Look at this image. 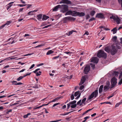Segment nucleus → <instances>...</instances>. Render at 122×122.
Wrapping results in <instances>:
<instances>
[{
    "label": "nucleus",
    "mask_w": 122,
    "mask_h": 122,
    "mask_svg": "<svg viewBox=\"0 0 122 122\" xmlns=\"http://www.w3.org/2000/svg\"><path fill=\"white\" fill-rule=\"evenodd\" d=\"M107 56L106 53L104 51L101 50L98 51L97 55V56L99 58L102 57L105 58H106Z\"/></svg>",
    "instance_id": "obj_1"
},
{
    "label": "nucleus",
    "mask_w": 122,
    "mask_h": 122,
    "mask_svg": "<svg viewBox=\"0 0 122 122\" xmlns=\"http://www.w3.org/2000/svg\"><path fill=\"white\" fill-rule=\"evenodd\" d=\"M98 94V90H96L92 93L89 96L87 99V101H91V100H90L91 99L93 98L94 97L95 98L97 96Z\"/></svg>",
    "instance_id": "obj_2"
},
{
    "label": "nucleus",
    "mask_w": 122,
    "mask_h": 122,
    "mask_svg": "<svg viewBox=\"0 0 122 122\" xmlns=\"http://www.w3.org/2000/svg\"><path fill=\"white\" fill-rule=\"evenodd\" d=\"M60 8L61 10L60 11L63 13L66 12L68 10V6L65 5H61Z\"/></svg>",
    "instance_id": "obj_3"
},
{
    "label": "nucleus",
    "mask_w": 122,
    "mask_h": 122,
    "mask_svg": "<svg viewBox=\"0 0 122 122\" xmlns=\"http://www.w3.org/2000/svg\"><path fill=\"white\" fill-rule=\"evenodd\" d=\"M117 79L115 77H113L111 79V85L110 88L111 89L115 86L117 83Z\"/></svg>",
    "instance_id": "obj_4"
},
{
    "label": "nucleus",
    "mask_w": 122,
    "mask_h": 122,
    "mask_svg": "<svg viewBox=\"0 0 122 122\" xmlns=\"http://www.w3.org/2000/svg\"><path fill=\"white\" fill-rule=\"evenodd\" d=\"M110 51L111 54L112 55H114L117 52V50L115 46L114 45L112 46L111 48L110 49Z\"/></svg>",
    "instance_id": "obj_5"
},
{
    "label": "nucleus",
    "mask_w": 122,
    "mask_h": 122,
    "mask_svg": "<svg viewBox=\"0 0 122 122\" xmlns=\"http://www.w3.org/2000/svg\"><path fill=\"white\" fill-rule=\"evenodd\" d=\"M111 19H113L114 20L116 21L117 24H119L120 22V19L117 16L112 15L110 17Z\"/></svg>",
    "instance_id": "obj_6"
},
{
    "label": "nucleus",
    "mask_w": 122,
    "mask_h": 122,
    "mask_svg": "<svg viewBox=\"0 0 122 122\" xmlns=\"http://www.w3.org/2000/svg\"><path fill=\"white\" fill-rule=\"evenodd\" d=\"M90 70V67L88 65L86 66L84 70V73L85 74H87Z\"/></svg>",
    "instance_id": "obj_7"
},
{
    "label": "nucleus",
    "mask_w": 122,
    "mask_h": 122,
    "mask_svg": "<svg viewBox=\"0 0 122 122\" xmlns=\"http://www.w3.org/2000/svg\"><path fill=\"white\" fill-rule=\"evenodd\" d=\"M99 61V59L97 57H94L91 59V62L95 63H98Z\"/></svg>",
    "instance_id": "obj_8"
},
{
    "label": "nucleus",
    "mask_w": 122,
    "mask_h": 122,
    "mask_svg": "<svg viewBox=\"0 0 122 122\" xmlns=\"http://www.w3.org/2000/svg\"><path fill=\"white\" fill-rule=\"evenodd\" d=\"M109 85L110 83L109 82L107 83V84L103 88V91L104 92H106L110 88Z\"/></svg>",
    "instance_id": "obj_9"
},
{
    "label": "nucleus",
    "mask_w": 122,
    "mask_h": 122,
    "mask_svg": "<svg viewBox=\"0 0 122 122\" xmlns=\"http://www.w3.org/2000/svg\"><path fill=\"white\" fill-rule=\"evenodd\" d=\"M96 17L100 18H104V15L102 13H97L96 16Z\"/></svg>",
    "instance_id": "obj_10"
},
{
    "label": "nucleus",
    "mask_w": 122,
    "mask_h": 122,
    "mask_svg": "<svg viewBox=\"0 0 122 122\" xmlns=\"http://www.w3.org/2000/svg\"><path fill=\"white\" fill-rule=\"evenodd\" d=\"M86 80V79L84 76H82L81 80L80 82L79 85H81Z\"/></svg>",
    "instance_id": "obj_11"
},
{
    "label": "nucleus",
    "mask_w": 122,
    "mask_h": 122,
    "mask_svg": "<svg viewBox=\"0 0 122 122\" xmlns=\"http://www.w3.org/2000/svg\"><path fill=\"white\" fill-rule=\"evenodd\" d=\"M61 6L60 5H58L54 7L53 9V11H57L59 8H60V7Z\"/></svg>",
    "instance_id": "obj_12"
},
{
    "label": "nucleus",
    "mask_w": 122,
    "mask_h": 122,
    "mask_svg": "<svg viewBox=\"0 0 122 122\" xmlns=\"http://www.w3.org/2000/svg\"><path fill=\"white\" fill-rule=\"evenodd\" d=\"M77 12L76 11H72V16H77Z\"/></svg>",
    "instance_id": "obj_13"
},
{
    "label": "nucleus",
    "mask_w": 122,
    "mask_h": 122,
    "mask_svg": "<svg viewBox=\"0 0 122 122\" xmlns=\"http://www.w3.org/2000/svg\"><path fill=\"white\" fill-rule=\"evenodd\" d=\"M77 16H82L85 15V14L84 13L81 12H78Z\"/></svg>",
    "instance_id": "obj_14"
},
{
    "label": "nucleus",
    "mask_w": 122,
    "mask_h": 122,
    "mask_svg": "<svg viewBox=\"0 0 122 122\" xmlns=\"http://www.w3.org/2000/svg\"><path fill=\"white\" fill-rule=\"evenodd\" d=\"M49 18L48 16H46L45 15H44L42 17V20H46Z\"/></svg>",
    "instance_id": "obj_15"
},
{
    "label": "nucleus",
    "mask_w": 122,
    "mask_h": 122,
    "mask_svg": "<svg viewBox=\"0 0 122 122\" xmlns=\"http://www.w3.org/2000/svg\"><path fill=\"white\" fill-rule=\"evenodd\" d=\"M72 10H69L65 13V15H72Z\"/></svg>",
    "instance_id": "obj_16"
},
{
    "label": "nucleus",
    "mask_w": 122,
    "mask_h": 122,
    "mask_svg": "<svg viewBox=\"0 0 122 122\" xmlns=\"http://www.w3.org/2000/svg\"><path fill=\"white\" fill-rule=\"evenodd\" d=\"M42 14H40L37 15V19L39 20H41V19L42 18Z\"/></svg>",
    "instance_id": "obj_17"
},
{
    "label": "nucleus",
    "mask_w": 122,
    "mask_h": 122,
    "mask_svg": "<svg viewBox=\"0 0 122 122\" xmlns=\"http://www.w3.org/2000/svg\"><path fill=\"white\" fill-rule=\"evenodd\" d=\"M103 85H102L99 88V92L100 93H101L102 92L103 88Z\"/></svg>",
    "instance_id": "obj_18"
},
{
    "label": "nucleus",
    "mask_w": 122,
    "mask_h": 122,
    "mask_svg": "<svg viewBox=\"0 0 122 122\" xmlns=\"http://www.w3.org/2000/svg\"><path fill=\"white\" fill-rule=\"evenodd\" d=\"M62 1L63 2L69 4H70L71 3V1L68 0H62Z\"/></svg>",
    "instance_id": "obj_19"
},
{
    "label": "nucleus",
    "mask_w": 122,
    "mask_h": 122,
    "mask_svg": "<svg viewBox=\"0 0 122 122\" xmlns=\"http://www.w3.org/2000/svg\"><path fill=\"white\" fill-rule=\"evenodd\" d=\"M105 50L106 52L108 53L110 52V49L108 47H105Z\"/></svg>",
    "instance_id": "obj_20"
},
{
    "label": "nucleus",
    "mask_w": 122,
    "mask_h": 122,
    "mask_svg": "<svg viewBox=\"0 0 122 122\" xmlns=\"http://www.w3.org/2000/svg\"><path fill=\"white\" fill-rule=\"evenodd\" d=\"M112 31H113V33L114 34L116 33L117 31V27H115L113 28L111 30Z\"/></svg>",
    "instance_id": "obj_21"
},
{
    "label": "nucleus",
    "mask_w": 122,
    "mask_h": 122,
    "mask_svg": "<svg viewBox=\"0 0 122 122\" xmlns=\"http://www.w3.org/2000/svg\"><path fill=\"white\" fill-rule=\"evenodd\" d=\"M70 16L65 17L64 18V21L65 22L67 21V20H70Z\"/></svg>",
    "instance_id": "obj_22"
},
{
    "label": "nucleus",
    "mask_w": 122,
    "mask_h": 122,
    "mask_svg": "<svg viewBox=\"0 0 122 122\" xmlns=\"http://www.w3.org/2000/svg\"><path fill=\"white\" fill-rule=\"evenodd\" d=\"M79 94H81V93H80V92L79 91H78L76 92L74 94V96L75 97H76L77 96H78L79 95Z\"/></svg>",
    "instance_id": "obj_23"
},
{
    "label": "nucleus",
    "mask_w": 122,
    "mask_h": 122,
    "mask_svg": "<svg viewBox=\"0 0 122 122\" xmlns=\"http://www.w3.org/2000/svg\"><path fill=\"white\" fill-rule=\"evenodd\" d=\"M53 51H52L51 50H50L47 53H46V55H49L50 54L53 53Z\"/></svg>",
    "instance_id": "obj_24"
},
{
    "label": "nucleus",
    "mask_w": 122,
    "mask_h": 122,
    "mask_svg": "<svg viewBox=\"0 0 122 122\" xmlns=\"http://www.w3.org/2000/svg\"><path fill=\"white\" fill-rule=\"evenodd\" d=\"M76 101L75 100H74L73 101L70 102L69 103L70 105H74L76 104Z\"/></svg>",
    "instance_id": "obj_25"
},
{
    "label": "nucleus",
    "mask_w": 122,
    "mask_h": 122,
    "mask_svg": "<svg viewBox=\"0 0 122 122\" xmlns=\"http://www.w3.org/2000/svg\"><path fill=\"white\" fill-rule=\"evenodd\" d=\"M96 13V12L94 10L92 11L90 13V15L92 16H93Z\"/></svg>",
    "instance_id": "obj_26"
},
{
    "label": "nucleus",
    "mask_w": 122,
    "mask_h": 122,
    "mask_svg": "<svg viewBox=\"0 0 122 122\" xmlns=\"http://www.w3.org/2000/svg\"><path fill=\"white\" fill-rule=\"evenodd\" d=\"M24 77H23V76H21L20 77H18L17 79V80L18 81H20V80L21 79H22Z\"/></svg>",
    "instance_id": "obj_27"
},
{
    "label": "nucleus",
    "mask_w": 122,
    "mask_h": 122,
    "mask_svg": "<svg viewBox=\"0 0 122 122\" xmlns=\"http://www.w3.org/2000/svg\"><path fill=\"white\" fill-rule=\"evenodd\" d=\"M11 82L12 83V85H17V82L16 81H11Z\"/></svg>",
    "instance_id": "obj_28"
},
{
    "label": "nucleus",
    "mask_w": 122,
    "mask_h": 122,
    "mask_svg": "<svg viewBox=\"0 0 122 122\" xmlns=\"http://www.w3.org/2000/svg\"><path fill=\"white\" fill-rule=\"evenodd\" d=\"M119 74L118 72L117 71H115L113 73V75L116 76H118V74Z\"/></svg>",
    "instance_id": "obj_29"
},
{
    "label": "nucleus",
    "mask_w": 122,
    "mask_h": 122,
    "mask_svg": "<svg viewBox=\"0 0 122 122\" xmlns=\"http://www.w3.org/2000/svg\"><path fill=\"white\" fill-rule=\"evenodd\" d=\"M31 114L30 113H28L27 114L23 116V117L24 118H27L28 116L29 115H30Z\"/></svg>",
    "instance_id": "obj_30"
},
{
    "label": "nucleus",
    "mask_w": 122,
    "mask_h": 122,
    "mask_svg": "<svg viewBox=\"0 0 122 122\" xmlns=\"http://www.w3.org/2000/svg\"><path fill=\"white\" fill-rule=\"evenodd\" d=\"M11 22V21H7V22L4 25H5V26L6 25H9L10 24Z\"/></svg>",
    "instance_id": "obj_31"
},
{
    "label": "nucleus",
    "mask_w": 122,
    "mask_h": 122,
    "mask_svg": "<svg viewBox=\"0 0 122 122\" xmlns=\"http://www.w3.org/2000/svg\"><path fill=\"white\" fill-rule=\"evenodd\" d=\"M14 2H12L9 3L8 5H9L7 6V7H9V8H10L12 6V5L11 4H13L14 3Z\"/></svg>",
    "instance_id": "obj_32"
},
{
    "label": "nucleus",
    "mask_w": 122,
    "mask_h": 122,
    "mask_svg": "<svg viewBox=\"0 0 122 122\" xmlns=\"http://www.w3.org/2000/svg\"><path fill=\"white\" fill-rule=\"evenodd\" d=\"M75 31H74L73 30H72L71 31H69L68 32V36H69L71 35V34L72 33L74 32H75Z\"/></svg>",
    "instance_id": "obj_33"
},
{
    "label": "nucleus",
    "mask_w": 122,
    "mask_h": 122,
    "mask_svg": "<svg viewBox=\"0 0 122 122\" xmlns=\"http://www.w3.org/2000/svg\"><path fill=\"white\" fill-rule=\"evenodd\" d=\"M91 67L93 69H94L95 68V65L94 64L91 63L90 64Z\"/></svg>",
    "instance_id": "obj_34"
},
{
    "label": "nucleus",
    "mask_w": 122,
    "mask_h": 122,
    "mask_svg": "<svg viewBox=\"0 0 122 122\" xmlns=\"http://www.w3.org/2000/svg\"><path fill=\"white\" fill-rule=\"evenodd\" d=\"M76 104H75L74 105H72L71 106V108H74L76 107Z\"/></svg>",
    "instance_id": "obj_35"
},
{
    "label": "nucleus",
    "mask_w": 122,
    "mask_h": 122,
    "mask_svg": "<svg viewBox=\"0 0 122 122\" xmlns=\"http://www.w3.org/2000/svg\"><path fill=\"white\" fill-rule=\"evenodd\" d=\"M114 95V93H113L110 96H108L107 97V98L108 99H109L111 97H113Z\"/></svg>",
    "instance_id": "obj_36"
},
{
    "label": "nucleus",
    "mask_w": 122,
    "mask_h": 122,
    "mask_svg": "<svg viewBox=\"0 0 122 122\" xmlns=\"http://www.w3.org/2000/svg\"><path fill=\"white\" fill-rule=\"evenodd\" d=\"M71 98L72 100H73L74 99V94L72 93L71 96Z\"/></svg>",
    "instance_id": "obj_37"
},
{
    "label": "nucleus",
    "mask_w": 122,
    "mask_h": 122,
    "mask_svg": "<svg viewBox=\"0 0 122 122\" xmlns=\"http://www.w3.org/2000/svg\"><path fill=\"white\" fill-rule=\"evenodd\" d=\"M73 76V75H71L70 76H68L66 77V78L68 79H70Z\"/></svg>",
    "instance_id": "obj_38"
},
{
    "label": "nucleus",
    "mask_w": 122,
    "mask_h": 122,
    "mask_svg": "<svg viewBox=\"0 0 122 122\" xmlns=\"http://www.w3.org/2000/svg\"><path fill=\"white\" fill-rule=\"evenodd\" d=\"M61 55V54H60L58 56L54 57L53 58V59H56L57 58H58L60 57V55Z\"/></svg>",
    "instance_id": "obj_39"
},
{
    "label": "nucleus",
    "mask_w": 122,
    "mask_h": 122,
    "mask_svg": "<svg viewBox=\"0 0 122 122\" xmlns=\"http://www.w3.org/2000/svg\"><path fill=\"white\" fill-rule=\"evenodd\" d=\"M76 20V19L73 17H70V20Z\"/></svg>",
    "instance_id": "obj_40"
},
{
    "label": "nucleus",
    "mask_w": 122,
    "mask_h": 122,
    "mask_svg": "<svg viewBox=\"0 0 122 122\" xmlns=\"http://www.w3.org/2000/svg\"><path fill=\"white\" fill-rule=\"evenodd\" d=\"M84 86L83 85L81 86L80 88L79 89L81 90H82L84 88Z\"/></svg>",
    "instance_id": "obj_41"
},
{
    "label": "nucleus",
    "mask_w": 122,
    "mask_h": 122,
    "mask_svg": "<svg viewBox=\"0 0 122 122\" xmlns=\"http://www.w3.org/2000/svg\"><path fill=\"white\" fill-rule=\"evenodd\" d=\"M51 25H46L44 26V27L42 28V29H44L45 28H47L48 27L51 26Z\"/></svg>",
    "instance_id": "obj_42"
},
{
    "label": "nucleus",
    "mask_w": 122,
    "mask_h": 122,
    "mask_svg": "<svg viewBox=\"0 0 122 122\" xmlns=\"http://www.w3.org/2000/svg\"><path fill=\"white\" fill-rule=\"evenodd\" d=\"M116 47L117 49H120L121 48V46L118 45H116Z\"/></svg>",
    "instance_id": "obj_43"
},
{
    "label": "nucleus",
    "mask_w": 122,
    "mask_h": 122,
    "mask_svg": "<svg viewBox=\"0 0 122 122\" xmlns=\"http://www.w3.org/2000/svg\"><path fill=\"white\" fill-rule=\"evenodd\" d=\"M64 53L68 54H70L71 55L72 54V52H65Z\"/></svg>",
    "instance_id": "obj_44"
},
{
    "label": "nucleus",
    "mask_w": 122,
    "mask_h": 122,
    "mask_svg": "<svg viewBox=\"0 0 122 122\" xmlns=\"http://www.w3.org/2000/svg\"><path fill=\"white\" fill-rule=\"evenodd\" d=\"M86 98H85L83 99L82 101L81 102V103H83L85 102L86 101Z\"/></svg>",
    "instance_id": "obj_45"
},
{
    "label": "nucleus",
    "mask_w": 122,
    "mask_h": 122,
    "mask_svg": "<svg viewBox=\"0 0 122 122\" xmlns=\"http://www.w3.org/2000/svg\"><path fill=\"white\" fill-rule=\"evenodd\" d=\"M117 38V37L116 36H115L113 37L112 39L113 40H114V41H115L116 40Z\"/></svg>",
    "instance_id": "obj_46"
},
{
    "label": "nucleus",
    "mask_w": 122,
    "mask_h": 122,
    "mask_svg": "<svg viewBox=\"0 0 122 122\" xmlns=\"http://www.w3.org/2000/svg\"><path fill=\"white\" fill-rule=\"evenodd\" d=\"M60 103H55L53 105V106L52 107H53L57 105L60 104Z\"/></svg>",
    "instance_id": "obj_47"
},
{
    "label": "nucleus",
    "mask_w": 122,
    "mask_h": 122,
    "mask_svg": "<svg viewBox=\"0 0 122 122\" xmlns=\"http://www.w3.org/2000/svg\"><path fill=\"white\" fill-rule=\"evenodd\" d=\"M34 13V10H32L31 11H29L28 13V15H31V14H30V13Z\"/></svg>",
    "instance_id": "obj_48"
},
{
    "label": "nucleus",
    "mask_w": 122,
    "mask_h": 122,
    "mask_svg": "<svg viewBox=\"0 0 122 122\" xmlns=\"http://www.w3.org/2000/svg\"><path fill=\"white\" fill-rule=\"evenodd\" d=\"M34 54V53H32L28 54H26L25 55H24L23 56H28L30 55H32L33 54Z\"/></svg>",
    "instance_id": "obj_49"
},
{
    "label": "nucleus",
    "mask_w": 122,
    "mask_h": 122,
    "mask_svg": "<svg viewBox=\"0 0 122 122\" xmlns=\"http://www.w3.org/2000/svg\"><path fill=\"white\" fill-rule=\"evenodd\" d=\"M32 87L34 88H38L37 85L36 84Z\"/></svg>",
    "instance_id": "obj_50"
},
{
    "label": "nucleus",
    "mask_w": 122,
    "mask_h": 122,
    "mask_svg": "<svg viewBox=\"0 0 122 122\" xmlns=\"http://www.w3.org/2000/svg\"><path fill=\"white\" fill-rule=\"evenodd\" d=\"M121 103H117L115 107H118L119 106V105Z\"/></svg>",
    "instance_id": "obj_51"
},
{
    "label": "nucleus",
    "mask_w": 122,
    "mask_h": 122,
    "mask_svg": "<svg viewBox=\"0 0 122 122\" xmlns=\"http://www.w3.org/2000/svg\"><path fill=\"white\" fill-rule=\"evenodd\" d=\"M26 5L27 6V9H28V8H29L32 6V5L30 4H28V5Z\"/></svg>",
    "instance_id": "obj_52"
},
{
    "label": "nucleus",
    "mask_w": 122,
    "mask_h": 122,
    "mask_svg": "<svg viewBox=\"0 0 122 122\" xmlns=\"http://www.w3.org/2000/svg\"><path fill=\"white\" fill-rule=\"evenodd\" d=\"M95 20V18H91L89 20V21L90 22L91 21H93L94 20Z\"/></svg>",
    "instance_id": "obj_53"
},
{
    "label": "nucleus",
    "mask_w": 122,
    "mask_h": 122,
    "mask_svg": "<svg viewBox=\"0 0 122 122\" xmlns=\"http://www.w3.org/2000/svg\"><path fill=\"white\" fill-rule=\"evenodd\" d=\"M67 110H68L69 109V107L70 106V104L69 103L68 104H67Z\"/></svg>",
    "instance_id": "obj_54"
},
{
    "label": "nucleus",
    "mask_w": 122,
    "mask_h": 122,
    "mask_svg": "<svg viewBox=\"0 0 122 122\" xmlns=\"http://www.w3.org/2000/svg\"><path fill=\"white\" fill-rule=\"evenodd\" d=\"M24 5V4H22V5H20V4H19L18 5V6H19L20 7H22L24 6H25V5Z\"/></svg>",
    "instance_id": "obj_55"
},
{
    "label": "nucleus",
    "mask_w": 122,
    "mask_h": 122,
    "mask_svg": "<svg viewBox=\"0 0 122 122\" xmlns=\"http://www.w3.org/2000/svg\"><path fill=\"white\" fill-rule=\"evenodd\" d=\"M40 68H38L36 69L34 71H33V72L34 73H36V72H37V71L40 70Z\"/></svg>",
    "instance_id": "obj_56"
},
{
    "label": "nucleus",
    "mask_w": 122,
    "mask_h": 122,
    "mask_svg": "<svg viewBox=\"0 0 122 122\" xmlns=\"http://www.w3.org/2000/svg\"><path fill=\"white\" fill-rule=\"evenodd\" d=\"M118 1L119 3L121 5V7L122 8V0H118Z\"/></svg>",
    "instance_id": "obj_57"
},
{
    "label": "nucleus",
    "mask_w": 122,
    "mask_h": 122,
    "mask_svg": "<svg viewBox=\"0 0 122 122\" xmlns=\"http://www.w3.org/2000/svg\"><path fill=\"white\" fill-rule=\"evenodd\" d=\"M90 16L88 14L86 16V20H87V19H88V18H90Z\"/></svg>",
    "instance_id": "obj_58"
},
{
    "label": "nucleus",
    "mask_w": 122,
    "mask_h": 122,
    "mask_svg": "<svg viewBox=\"0 0 122 122\" xmlns=\"http://www.w3.org/2000/svg\"><path fill=\"white\" fill-rule=\"evenodd\" d=\"M35 64H34L32 65L31 66H30V68H29V69H30L32 68L35 66Z\"/></svg>",
    "instance_id": "obj_59"
},
{
    "label": "nucleus",
    "mask_w": 122,
    "mask_h": 122,
    "mask_svg": "<svg viewBox=\"0 0 122 122\" xmlns=\"http://www.w3.org/2000/svg\"><path fill=\"white\" fill-rule=\"evenodd\" d=\"M35 73L36 74L37 76H39L41 75V74L39 73H38V72H36V73Z\"/></svg>",
    "instance_id": "obj_60"
},
{
    "label": "nucleus",
    "mask_w": 122,
    "mask_h": 122,
    "mask_svg": "<svg viewBox=\"0 0 122 122\" xmlns=\"http://www.w3.org/2000/svg\"><path fill=\"white\" fill-rule=\"evenodd\" d=\"M122 83V78L118 83L119 84L121 85Z\"/></svg>",
    "instance_id": "obj_61"
},
{
    "label": "nucleus",
    "mask_w": 122,
    "mask_h": 122,
    "mask_svg": "<svg viewBox=\"0 0 122 122\" xmlns=\"http://www.w3.org/2000/svg\"><path fill=\"white\" fill-rule=\"evenodd\" d=\"M43 46V45L42 44H41L39 45H38L36 46H35V48H36L38 47H41V46Z\"/></svg>",
    "instance_id": "obj_62"
},
{
    "label": "nucleus",
    "mask_w": 122,
    "mask_h": 122,
    "mask_svg": "<svg viewBox=\"0 0 122 122\" xmlns=\"http://www.w3.org/2000/svg\"><path fill=\"white\" fill-rule=\"evenodd\" d=\"M41 107H42V106H40L39 107H37L35 108H34L33 109H38L40 108Z\"/></svg>",
    "instance_id": "obj_63"
},
{
    "label": "nucleus",
    "mask_w": 122,
    "mask_h": 122,
    "mask_svg": "<svg viewBox=\"0 0 122 122\" xmlns=\"http://www.w3.org/2000/svg\"><path fill=\"white\" fill-rule=\"evenodd\" d=\"M5 25H3L1 26L0 27V29H2L3 27H4L5 26Z\"/></svg>",
    "instance_id": "obj_64"
}]
</instances>
